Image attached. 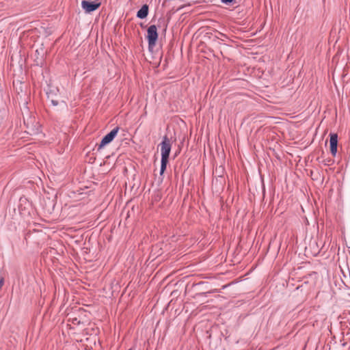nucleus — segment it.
Masks as SVG:
<instances>
[{
	"label": "nucleus",
	"mask_w": 350,
	"mask_h": 350,
	"mask_svg": "<svg viewBox=\"0 0 350 350\" xmlns=\"http://www.w3.org/2000/svg\"><path fill=\"white\" fill-rule=\"evenodd\" d=\"M222 3L228 5L234 2V0H221Z\"/></svg>",
	"instance_id": "obj_9"
},
{
	"label": "nucleus",
	"mask_w": 350,
	"mask_h": 350,
	"mask_svg": "<svg viewBox=\"0 0 350 350\" xmlns=\"http://www.w3.org/2000/svg\"><path fill=\"white\" fill-rule=\"evenodd\" d=\"M4 284V278L0 274V290Z\"/></svg>",
	"instance_id": "obj_8"
},
{
	"label": "nucleus",
	"mask_w": 350,
	"mask_h": 350,
	"mask_svg": "<svg viewBox=\"0 0 350 350\" xmlns=\"http://www.w3.org/2000/svg\"><path fill=\"white\" fill-rule=\"evenodd\" d=\"M119 131V127H115L112 131H111L108 134H107L101 140L99 146L98 150L103 148L105 146L109 144L113 141L114 137L117 135Z\"/></svg>",
	"instance_id": "obj_4"
},
{
	"label": "nucleus",
	"mask_w": 350,
	"mask_h": 350,
	"mask_svg": "<svg viewBox=\"0 0 350 350\" xmlns=\"http://www.w3.org/2000/svg\"><path fill=\"white\" fill-rule=\"evenodd\" d=\"M52 103H53L54 105H57V101L52 100Z\"/></svg>",
	"instance_id": "obj_10"
},
{
	"label": "nucleus",
	"mask_w": 350,
	"mask_h": 350,
	"mask_svg": "<svg viewBox=\"0 0 350 350\" xmlns=\"http://www.w3.org/2000/svg\"><path fill=\"white\" fill-rule=\"evenodd\" d=\"M148 14V5L144 4L137 12V17L141 19L145 18Z\"/></svg>",
	"instance_id": "obj_6"
},
{
	"label": "nucleus",
	"mask_w": 350,
	"mask_h": 350,
	"mask_svg": "<svg viewBox=\"0 0 350 350\" xmlns=\"http://www.w3.org/2000/svg\"><path fill=\"white\" fill-rule=\"evenodd\" d=\"M330 152L333 156H335L337 152L338 145V135L336 133H330Z\"/></svg>",
	"instance_id": "obj_5"
},
{
	"label": "nucleus",
	"mask_w": 350,
	"mask_h": 350,
	"mask_svg": "<svg viewBox=\"0 0 350 350\" xmlns=\"http://www.w3.org/2000/svg\"><path fill=\"white\" fill-rule=\"evenodd\" d=\"M129 350H132V349H129Z\"/></svg>",
	"instance_id": "obj_11"
},
{
	"label": "nucleus",
	"mask_w": 350,
	"mask_h": 350,
	"mask_svg": "<svg viewBox=\"0 0 350 350\" xmlns=\"http://www.w3.org/2000/svg\"><path fill=\"white\" fill-rule=\"evenodd\" d=\"M27 129H29V131H27V132L28 133H29L30 135H33V134H36L38 133V129L36 128V129H34L33 127H29V126H27Z\"/></svg>",
	"instance_id": "obj_7"
},
{
	"label": "nucleus",
	"mask_w": 350,
	"mask_h": 350,
	"mask_svg": "<svg viewBox=\"0 0 350 350\" xmlns=\"http://www.w3.org/2000/svg\"><path fill=\"white\" fill-rule=\"evenodd\" d=\"M161 146V169L160 175H163L166 170L167 164L168 163L169 156L172 148V142L167 135L163 137L162 142L160 144Z\"/></svg>",
	"instance_id": "obj_1"
},
{
	"label": "nucleus",
	"mask_w": 350,
	"mask_h": 350,
	"mask_svg": "<svg viewBox=\"0 0 350 350\" xmlns=\"http://www.w3.org/2000/svg\"><path fill=\"white\" fill-rule=\"evenodd\" d=\"M158 38V33L156 25H150L147 30V40L149 47H153L156 44Z\"/></svg>",
	"instance_id": "obj_3"
},
{
	"label": "nucleus",
	"mask_w": 350,
	"mask_h": 350,
	"mask_svg": "<svg viewBox=\"0 0 350 350\" xmlns=\"http://www.w3.org/2000/svg\"><path fill=\"white\" fill-rule=\"evenodd\" d=\"M101 5L99 0H82L81 5L85 14H90L98 10Z\"/></svg>",
	"instance_id": "obj_2"
}]
</instances>
